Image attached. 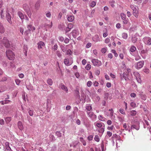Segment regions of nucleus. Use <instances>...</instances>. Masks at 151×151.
I'll use <instances>...</instances> for the list:
<instances>
[{"instance_id": "nucleus-49", "label": "nucleus", "mask_w": 151, "mask_h": 151, "mask_svg": "<svg viewBox=\"0 0 151 151\" xmlns=\"http://www.w3.org/2000/svg\"><path fill=\"white\" fill-rule=\"evenodd\" d=\"M64 27H65L63 24H60L59 26V28L61 30H63Z\"/></svg>"}, {"instance_id": "nucleus-54", "label": "nucleus", "mask_w": 151, "mask_h": 151, "mask_svg": "<svg viewBox=\"0 0 151 151\" xmlns=\"http://www.w3.org/2000/svg\"><path fill=\"white\" fill-rule=\"evenodd\" d=\"M58 47V46L57 45V44H55L52 47V49L54 50V51H55L57 50Z\"/></svg>"}, {"instance_id": "nucleus-21", "label": "nucleus", "mask_w": 151, "mask_h": 151, "mask_svg": "<svg viewBox=\"0 0 151 151\" xmlns=\"http://www.w3.org/2000/svg\"><path fill=\"white\" fill-rule=\"evenodd\" d=\"M83 124L89 122V119L88 118L85 116L82 118Z\"/></svg>"}, {"instance_id": "nucleus-17", "label": "nucleus", "mask_w": 151, "mask_h": 151, "mask_svg": "<svg viewBox=\"0 0 151 151\" xmlns=\"http://www.w3.org/2000/svg\"><path fill=\"white\" fill-rule=\"evenodd\" d=\"M139 124H137L132 125L131 127V129H134L138 130L139 129Z\"/></svg>"}, {"instance_id": "nucleus-42", "label": "nucleus", "mask_w": 151, "mask_h": 151, "mask_svg": "<svg viewBox=\"0 0 151 151\" xmlns=\"http://www.w3.org/2000/svg\"><path fill=\"white\" fill-rule=\"evenodd\" d=\"M96 4V3L95 1H92L90 4V6L92 7H94Z\"/></svg>"}, {"instance_id": "nucleus-35", "label": "nucleus", "mask_w": 151, "mask_h": 151, "mask_svg": "<svg viewBox=\"0 0 151 151\" xmlns=\"http://www.w3.org/2000/svg\"><path fill=\"white\" fill-rule=\"evenodd\" d=\"M120 17L122 20L126 19V15L124 13H121L120 14Z\"/></svg>"}, {"instance_id": "nucleus-64", "label": "nucleus", "mask_w": 151, "mask_h": 151, "mask_svg": "<svg viewBox=\"0 0 151 151\" xmlns=\"http://www.w3.org/2000/svg\"><path fill=\"white\" fill-rule=\"evenodd\" d=\"M107 50L106 48H104L101 50V51L103 53H105L106 51Z\"/></svg>"}, {"instance_id": "nucleus-15", "label": "nucleus", "mask_w": 151, "mask_h": 151, "mask_svg": "<svg viewBox=\"0 0 151 151\" xmlns=\"http://www.w3.org/2000/svg\"><path fill=\"white\" fill-rule=\"evenodd\" d=\"M60 88L62 89V90L65 91L66 93L68 92V88L63 84V83H61L60 85Z\"/></svg>"}, {"instance_id": "nucleus-10", "label": "nucleus", "mask_w": 151, "mask_h": 151, "mask_svg": "<svg viewBox=\"0 0 151 151\" xmlns=\"http://www.w3.org/2000/svg\"><path fill=\"white\" fill-rule=\"evenodd\" d=\"M123 27L124 29H127V27L126 26V24H128V25L129 26L130 24V22L129 21V19L128 18L126 19H125L123 20Z\"/></svg>"}, {"instance_id": "nucleus-51", "label": "nucleus", "mask_w": 151, "mask_h": 151, "mask_svg": "<svg viewBox=\"0 0 151 151\" xmlns=\"http://www.w3.org/2000/svg\"><path fill=\"white\" fill-rule=\"evenodd\" d=\"M46 17L48 18H50L51 17V13L49 12H47L46 14Z\"/></svg>"}, {"instance_id": "nucleus-22", "label": "nucleus", "mask_w": 151, "mask_h": 151, "mask_svg": "<svg viewBox=\"0 0 151 151\" xmlns=\"http://www.w3.org/2000/svg\"><path fill=\"white\" fill-rule=\"evenodd\" d=\"M40 2L38 1L36 2L35 4V9L37 10H38L39 9L40 7Z\"/></svg>"}, {"instance_id": "nucleus-52", "label": "nucleus", "mask_w": 151, "mask_h": 151, "mask_svg": "<svg viewBox=\"0 0 151 151\" xmlns=\"http://www.w3.org/2000/svg\"><path fill=\"white\" fill-rule=\"evenodd\" d=\"M56 54L57 55L59 58H60L61 57L62 55L61 54L60 52L59 51H57Z\"/></svg>"}, {"instance_id": "nucleus-33", "label": "nucleus", "mask_w": 151, "mask_h": 151, "mask_svg": "<svg viewBox=\"0 0 151 151\" xmlns=\"http://www.w3.org/2000/svg\"><path fill=\"white\" fill-rule=\"evenodd\" d=\"M4 32V29L1 23H0V33H3Z\"/></svg>"}, {"instance_id": "nucleus-38", "label": "nucleus", "mask_w": 151, "mask_h": 151, "mask_svg": "<svg viewBox=\"0 0 151 151\" xmlns=\"http://www.w3.org/2000/svg\"><path fill=\"white\" fill-rule=\"evenodd\" d=\"M28 113L29 115L31 116H32L34 114V111L32 109H29L28 110Z\"/></svg>"}, {"instance_id": "nucleus-36", "label": "nucleus", "mask_w": 151, "mask_h": 151, "mask_svg": "<svg viewBox=\"0 0 151 151\" xmlns=\"http://www.w3.org/2000/svg\"><path fill=\"white\" fill-rule=\"evenodd\" d=\"M0 15L1 16V18L4 19V11L3 10H0Z\"/></svg>"}, {"instance_id": "nucleus-16", "label": "nucleus", "mask_w": 151, "mask_h": 151, "mask_svg": "<svg viewBox=\"0 0 151 151\" xmlns=\"http://www.w3.org/2000/svg\"><path fill=\"white\" fill-rule=\"evenodd\" d=\"M38 48L39 49L42 48L45 45L44 42L42 41H40L38 43Z\"/></svg>"}, {"instance_id": "nucleus-46", "label": "nucleus", "mask_w": 151, "mask_h": 151, "mask_svg": "<svg viewBox=\"0 0 151 151\" xmlns=\"http://www.w3.org/2000/svg\"><path fill=\"white\" fill-rule=\"evenodd\" d=\"M55 135L58 137H60L61 136V133L60 132L57 131L55 133Z\"/></svg>"}, {"instance_id": "nucleus-26", "label": "nucleus", "mask_w": 151, "mask_h": 151, "mask_svg": "<svg viewBox=\"0 0 151 151\" xmlns=\"http://www.w3.org/2000/svg\"><path fill=\"white\" fill-rule=\"evenodd\" d=\"M18 16L19 17L20 19L22 20L24 19V17L23 14L20 12H19L17 13Z\"/></svg>"}, {"instance_id": "nucleus-40", "label": "nucleus", "mask_w": 151, "mask_h": 151, "mask_svg": "<svg viewBox=\"0 0 151 151\" xmlns=\"http://www.w3.org/2000/svg\"><path fill=\"white\" fill-rule=\"evenodd\" d=\"M99 120L102 121H104L105 119V118L101 115L99 116Z\"/></svg>"}, {"instance_id": "nucleus-29", "label": "nucleus", "mask_w": 151, "mask_h": 151, "mask_svg": "<svg viewBox=\"0 0 151 151\" xmlns=\"http://www.w3.org/2000/svg\"><path fill=\"white\" fill-rule=\"evenodd\" d=\"M140 95L142 99L145 101L146 99L147 96L145 94H143L142 92L140 94Z\"/></svg>"}, {"instance_id": "nucleus-12", "label": "nucleus", "mask_w": 151, "mask_h": 151, "mask_svg": "<svg viewBox=\"0 0 151 151\" xmlns=\"http://www.w3.org/2000/svg\"><path fill=\"white\" fill-rule=\"evenodd\" d=\"M5 144L4 151H12L9 146V142H6Z\"/></svg>"}, {"instance_id": "nucleus-14", "label": "nucleus", "mask_w": 151, "mask_h": 151, "mask_svg": "<svg viewBox=\"0 0 151 151\" xmlns=\"http://www.w3.org/2000/svg\"><path fill=\"white\" fill-rule=\"evenodd\" d=\"M93 40L96 42H97L100 41V40L99 38V35H95L93 38Z\"/></svg>"}, {"instance_id": "nucleus-9", "label": "nucleus", "mask_w": 151, "mask_h": 151, "mask_svg": "<svg viewBox=\"0 0 151 151\" xmlns=\"http://www.w3.org/2000/svg\"><path fill=\"white\" fill-rule=\"evenodd\" d=\"M144 42L147 45H151V38L149 37H146L143 39Z\"/></svg>"}, {"instance_id": "nucleus-7", "label": "nucleus", "mask_w": 151, "mask_h": 151, "mask_svg": "<svg viewBox=\"0 0 151 151\" xmlns=\"http://www.w3.org/2000/svg\"><path fill=\"white\" fill-rule=\"evenodd\" d=\"M91 62L95 66H99L101 65L102 64L101 62L97 59H92Z\"/></svg>"}, {"instance_id": "nucleus-47", "label": "nucleus", "mask_w": 151, "mask_h": 151, "mask_svg": "<svg viewBox=\"0 0 151 151\" xmlns=\"http://www.w3.org/2000/svg\"><path fill=\"white\" fill-rule=\"evenodd\" d=\"M83 124L85 125V126L88 129V128L90 127V125L89 122L85 123Z\"/></svg>"}, {"instance_id": "nucleus-20", "label": "nucleus", "mask_w": 151, "mask_h": 151, "mask_svg": "<svg viewBox=\"0 0 151 151\" xmlns=\"http://www.w3.org/2000/svg\"><path fill=\"white\" fill-rule=\"evenodd\" d=\"M7 89V88L5 86H0V93L4 92Z\"/></svg>"}, {"instance_id": "nucleus-5", "label": "nucleus", "mask_w": 151, "mask_h": 151, "mask_svg": "<svg viewBox=\"0 0 151 151\" xmlns=\"http://www.w3.org/2000/svg\"><path fill=\"white\" fill-rule=\"evenodd\" d=\"M130 7L133 11V14L136 17H137L138 13V8L134 5H131Z\"/></svg>"}, {"instance_id": "nucleus-11", "label": "nucleus", "mask_w": 151, "mask_h": 151, "mask_svg": "<svg viewBox=\"0 0 151 151\" xmlns=\"http://www.w3.org/2000/svg\"><path fill=\"white\" fill-rule=\"evenodd\" d=\"M6 18L10 24L12 23V22L11 19V15L7 11H6Z\"/></svg>"}, {"instance_id": "nucleus-25", "label": "nucleus", "mask_w": 151, "mask_h": 151, "mask_svg": "<svg viewBox=\"0 0 151 151\" xmlns=\"http://www.w3.org/2000/svg\"><path fill=\"white\" fill-rule=\"evenodd\" d=\"M86 109L87 111H90L92 110V107L90 104H87L86 106Z\"/></svg>"}, {"instance_id": "nucleus-63", "label": "nucleus", "mask_w": 151, "mask_h": 151, "mask_svg": "<svg viewBox=\"0 0 151 151\" xmlns=\"http://www.w3.org/2000/svg\"><path fill=\"white\" fill-rule=\"evenodd\" d=\"M4 124V121L3 119H0V124L1 125H3Z\"/></svg>"}, {"instance_id": "nucleus-43", "label": "nucleus", "mask_w": 151, "mask_h": 151, "mask_svg": "<svg viewBox=\"0 0 151 151\" xmlns=\"http://www.w3.org/2000/svg\"><path fill=\"white\" fill-rule=\"evenodd\" d=\"M94 139L95 141L97 142H99V141L100 139L99 138V136L98 135H95Z\"/></svg>"}, {"instance_id": "nucleus-19", "label": "nucleus", "mask_w": 151, "mask_h": 151, "mask_svg": "<svg viewBox=\"0 0 151 151\" xmlns=\"http://www.w3.org/2000/svg\"><path fill=\"white\" fill-rule=\"evenodd\" d=\"M27 27L29 31H33L35 30V28L34 27H32V25L31 24L27 25Z\"/></svg>"}, {"instance_id": "nucleus-57", "label": "nucleus", "mask_w": 151, "mask_h": 151, "mask_svg": "<svg viewBox=\"0 0 151 151\" xmlns=\"http://www.w3.org/2000/svg\"><path fill=\"white\" fill-rule=\"evenodd\" d=\"M72 53V52L70 49H68L67 50V54L68 55H70Z\"/></svg>"}, {"instance_id": "nucleus-53", "label": "nucleus", "mask_w": 151, "mask_h": 151, "mask_svg": "<svg viewBox=\"0 0 151 151\" xmlns=\"http://www.w3.org/2000/svg\"><path fill=\"white\" fill-rule=\"evenodd\" d=\"M131 106L133 108H134L136 107V104L134 102H131L130 103Z\"/></svg>"}, {"instance_id": "nucleus-6", "label": "nucleus", "mask_w": 151, "mask_h": 151, "mask_svg": "<svg viewBox=\"0 0 151 151\" xmlns=\"http://www.w3.org/2000/svg\"><path fill=\"white\" fill-rule=\"evenodd\" d=\"M144 63L143 61H139L135 64L134 67L137 69H139L143 67Z\"/></svg>"}, {"instance_id": "nucleus-39", "label": "nucleus", "mask_w": 151, "mask_h": 151, "mask_svg": "<svg viewBox=\"0 0 151 151\" xmlns=\"http://www.w3.org/2000/svg\"><path fill=\"white\" fill-rule=\"evenodd\" d=\"M132 42L133 43H135L137 40V38L135 36H133L131 39Z\"/></svg>"}, {"instance_id": "nucleus-3", "label": "nucleus", "mask_w": 151, "mask_h": 151, "mask_svg": "<svg viewBox=\"0 0 151 151\" xmlns=\"http://www.w3.org/2000/svg\"><path fill=\"white\" fill-rule=\"evenodd\" d=\"M6 54L8 58L10 60H13L14 58V53L10 50H8L6 51Z\"/></svg>"}, {"instance_id": "nucleus-4", "label": "nucleus", "mask_w": 151, "mask_h": 151, "mask_svg": "<svg viewBox=\"0 0 151 151\" xmlns=\"http://www.w3.org/2000/svg\"><path fill=\"white\" fill-rule=\"evenodd\" d=\"M88 116L92 120H95L96 119V116L92 111H87Z\"/></svg>"}, {"instance_id": "nucleus-23", "label": "nucleus", "mask_w": 151, "mask_h": 151, "mask_svg": "<svg viewBox=\"0 0 151 151\" xmlns=\"http://www.w3.org/2000/svg\"><path fill=\"white\" fill-rule=\"evenodd\" d=\"M24 10L27 13L28 17L29 18H31V14L29 9V8H27V9H25V8H24Z\"/></svg>"}, {"instance_id": "nucleus-30", "label": "nucleus", "mask_w": 151, "mask_h": 151, "mask_svg": "<svg viewBox=\"0 0 151 151\" xmlns=\"http://www.w3.org/2000/svg\"><path fill=\"white\" fill-rule=\"evenodd\" d=\"M18 126L19 129L21 130H22L23 128V127L22 122H21L19 121L18 122Z\"/></svg>"}, {"instance_id": "nucleus-1", "label": "nucleus", "mask_w": 151, "mask_h": 151, "mask_svg": "<svg viewBox=\"0 0 151 151\" xmlns=\"http://www.w3.org/2000/svg\"><path fill=\"white\" fill-rule=\"evenodd\" d=\"M94 124L96 127L100 128L98 130V131L101 134V135L99 134V136H101L104 131L105 127L104 124L101 122H95L94 123Z\"/></svg>"}, {"instance_id": "nucleus-34", "label": "nucleus", "mask_w": 151, "mask_h": 151, "mask_svg": "<svg viewBox=\"0 0 151 151\" xmlns=\"http://www.w3.org/2000/svg\"><path fill=\"white\" fill-rule=\"evenodd\" d=\"M47 83L50 86H52L53 83V81L52 79L48 78L47 80Z\"/></svg>"}, {"instance_id": "nucleus-8", "label": "nucleus", "mask_w": 151, "mask_h": 151, "mask_svg": "<svg viewBox=\"0 0 151 151\" xmlns=\"http://www.w3.org/2000/svg\"><path fill=\"white\" fill-rule=\"evenodd\" d=\"M134 75L136 77V80L137 82L139 83H140L142 82V80L140 78V75L139 73L137 72H134Z\"/></svg>"}, {"instance_id": "nucleus-56", "label": "nucleus", "mask_w": 151, "mask_h": 151, "mask_svg": "<svg viewBox=\"0 0 151 151\" xmlns=\"http://www.w3.org/2000/svg\"><path fill=\"white\" fill-rule=\"evenodd\" d=\"M120 112L122 114H125V112H124V110L122 109H120L119 110Z\"/></svg>"}, {"instance_id": "nucleus-37", "label": "nucleus", "mask_w": 151, "mask_h": 151, "mask_svg": "<svg viewBox=\"0 0 151 151\" xmlns=\"http://www.w3.org/2000/svg\"><path fill=\"white\" fill-rule=\"evenodd\" d=\"M122 38L124 39H127L128 37L127 34L125 33H122Z\"/></svg>"}, {"instance_id": "nucleus-50", "label": "nucleus", "mask_w": 151, "mask_h": 151, "mask_svg": "<svg viewBox=\"0 0 151 151\" xmlns=\"http://www.w3.org/2000/svg\"><path fill=\"white\" fill-rule=\"evenodd\" d=\"M92 84V82L90 81H88L87 83V85L89 87H90Z\"/></svg>"}, {"instance_id": "nucleus-27", "label": "nucleus", "mask_w": 151, "mask_h": 151, "mask_svg": "<svg viewBox=\"0 0 151 151\" xmlns=\"http://www.w3.org/2000/svg\"><path fill=\"white\" fill-rule=\"evenodd\" d=\"M72 35L73 37H75L78 33V31L76 30H73L71 32Z\"/></svg>"}, {"instance_id": "nucleus-32", "label": "nucleus", "mask_w": 151, "mask_h": 151, "mask_svg": "<svg viewBox=\"0 0 151 151\" xmlns=\"http://www.w3.org/2000/svg\"><path fill=\"white\" fill-rule=\"evenodd\" d=\"M50 24H49L47 23H46L45 24V27L46 28H51L52 25V22H50Z\"/></svg>"}, {"instance_id": "nucleus-24", "label": "nucleus", "mask_w": 151, "mask_h": 151, "mask_svg": "<svg viewBox=\"0 0 151 151\" xmlns=\"http://www.w3.org/2000/svg\"><path fill=\"white\" fill-rule=\"evenodd\" d=\"M74 17L73 15H70L67 18V19L69 22H72L74 20Z\"/></svg>"}, {"instance_id": "nucleus-62", "label": "nucleus", "mask_w": 151, "mask_h": 151, "mask_svg": "<svg viewBox=\"0 0 151 151\" xmlns=\"http://www.w3.org/2000/svg\"><path fill=\"white\" fill-rule=\"evenodd\" d=\"M21 81L19 79H16L15 80V82L16 83V84L17 85H19Z\"/></svg>"}, {"instance_id": "nucleus-28", "label": "nucleus", "mask_w": 151, "mask_h": 151, "mask_svg": "<svg viewBox=\"0 0 151 151\" xmlns=\"http://www.w3.org/2000/svg\"><path fill=\"white\" fill-rule=\"evenodd\" d=\"M64 63L65 65L67 66H69L71 65V64L69 63V60L68 59H65L64 61Z\"/></svg>"}, {"instance_id": "nucleus-41", "label": "nucleus", "mask_w": 151, "mask_h": 151, "mask_svg": "<svg viewBox=\"0 0 151 151\" xmlns=\"http://www.w3.org/2000/svg\"><path fill=\"white\" fill-rule=\"evenodd\" d=\"M136 50V47L133 46H132L130 49V51L132 52H133Z\"/></svg>"}, {"instance_id": "nucleus-44", "label": "nucleus", "mask_w": 151, "mask_h": 151, "mask_svg": "<svg viewBox=\"0 0 151 151\" xmlns=\"http://www.w3.org/2000/svg\"><path fill=\"white\" fill-rule=\"evenodd\" d=\"M5 119L6 122L8 123L11 121V117H7Z\"/></svg>"}, {"instance_id": "nucleus-60", "label": "nucleus", "mask_w": 151, "mask_h": 151, "mask_svg": "<svg viewBox=\"0 0 151 151\" xmlns=\"http://www.w3.org/2000/svg\"><path fill=\"white\" fill-rule=\"evenodd\" d=\"M93 138V136L92 135H90L88 137V139L89 141L92 140Z\"/></svg>"}, {"instance_id": "nucleus-45", "label": "nucleus", "mask_w": 151, "mask_h": 151, "mask_svg": "<svg viewBox=\"0 0 151 151\" xmlns=\"http://www.w3.org/2000/svg\"><path fill=\"white\" fill-rule=\"evenodd\" d=\"M130 113L132 116H134L136 114L137 112L136 111L133 110L131 111Z\"/></svg>"}, {"instance_id": "nucleus-2", "label": "nucleus", "mask_w": 151, "mask_h": 151, "mask_svg": "<svg viewBox=\"0 0 151 151\" xmlns=\"http://www.w3.org/2000/svg\"><path fill=\"white\" fill-rule=\"evenodd\" d=\"M2 42L6 48H9L12 47L11 42H10L6 37H4Z\"/></svg>"}, {"instance_id": "nucleus-13", "label": "nucleus", "mask_w": 151, "mask_h": 151, "mask_svg": "<svg viewBox=\"0 0 151 151\" xmlns=\"http://www.w3.org/2000/svg\"><path fill=\"white\" fill-rule=\"evenodd\" d=\"M73 25L71 23H69L68 24V27L66 28L65 30L66 33H68V32L73 28Z\"/></svg>"}, {"instance_id": "nucleus-55", "label": "nucleus", "mask_w": 151, "mask_h": 151, "mask_svg": "<svg viewBox=\"0 0 151 151\" xmlns=\"http://www.w3.org/2000/svg\"><path fill=\"white\" fill-rule=\"evenodd\" d=\"M143 70L144 72L146 74H148L150 72L149 69L147 68H145Z\"/></svg>"}, {"instance_id": "nucleus-18", "label": "nucleus", "mask_w": 151, "mask_h": 151, "mask_svg": "<svg viewBox=\"0 0 151 151\" xmlns=\"http://www.w3.org/2000/svg\"><path fill=\"white\" fill-rule=\"evenodd\" d=\"M122 75H123V77L125 79V80L126 81H128V80H129V79L127 77V74L126 73H124L123 74H122V75L120 74V76H121V78L122 79H123V78L122 77Z\"/></svg>"}, {"instance_id": "nucleus-59", "label": "nucleus", "mask_w": 151, "mask_h": 151, "mask_svg": "<svg viewBox=\"0 0 151 151\" xmlns=\"http://www.w3.org/2000/svg\"><path fill=\"white\" fill-rule=\"evenodd\" d=\"M130 96L134 98L136 96V94L134 93H131Z\"/></svg>"}, {"instance_id": "nucleus-61", "label": "nucleus", "mask_w": 151, "mask_h": 151, "mask_svg": "<svg viewBox=\"0 0 151 151\" xmlns=\"http://www.w3.org/2000/svg\"><path fill=\"white\" fill-rule=\"evenodd\" d=\"M91 46V44L90 43H88L86 45V47L87 48H89Z\"/></svg>"}, {"instance_id": "nucleus-48", "label": "nucleus", "mask_w": 151, "mask_h": 151, "mask_svg": "<svg viewBox=\"0 0 151 151\" xmlns=\"http://www.w3.org/2000/svg\"><path fill=\"white\" fill-rule=\"evenodd\" d=\"M91 67V66L90 64H88L85 67V68L87 70H89Z\"/></svg>"}, {"instance_id": "nucleus-31", "label": "nucleus", "mask_w": 151, "mask_h": 151, "mask_svg": "<svg viewBox=\"0 0 151 151\" xmlns=\"http://www.w3.org/2000/svg\"><path fill=\"white\" fill-rule=\"evenodd\" d=\"M28 47L27 45H24V46L23 52H24L26 56L27 55V52L28 50Z\"/></svg>"}, {"instance_id": "nucleus-58", "label": "nucleus", "mask_w": 151, "mask_h": 151, "mask_svg": "<svg viewBox=\"0 0 151 151\" xmlns=\"http://www.w3.org/2000/svg\"><path fill=\"white\" fill-rule=\"evenodd\" d=\"M93 85L94 86L97 87L99 86V83L96 81H95L93 82Z\"/></svg>"}]
</instances>
